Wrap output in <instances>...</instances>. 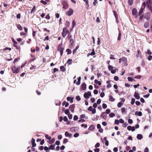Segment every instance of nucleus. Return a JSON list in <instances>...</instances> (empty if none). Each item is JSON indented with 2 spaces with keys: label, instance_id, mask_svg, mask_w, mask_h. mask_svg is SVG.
<instances>
[{
  "label": "nucleus",
  "instance_id": "f257e3e1",
  "mask_svg": "<svg viewBox=\"0 0 152 152\" xmlns=\"http://www.w3.org/2000/svg\"><path fill=\"white\" fill-rule=\"evenodd\" d=\"M69 34V31L66 28L64 27L63 28L62 35L64 38H65L67 34Z\"/></svg>",
  "mask_w": 152,
  "mask_h": 152
},
{
  "label": "nucleus",
  "instance_id": "f03ea898",
  "mask_svg": "<svg viewBox=\"0 0 152 152\" xmlns=\"http://www.w3.org/2000/svg\"><path fill=\"white\" fill-rule=\"evenodd\" d=\"M91 94L90 92H86L84 94V97L86 99H88L89 96H91Z\"/></svg>",
  "mask_w": 152,
  "mask_h": 152
},
{
  "label": "nucleus",
  "instance_id": "7ed1b4c3",
  "mask_svg": "<svg viewBox=\"0 0 152 152\" xmlns=\"http://www.w3.org/2000/svg\"><path fill=\"white\" fill-rule=\"evenodd\" d=\"M12 71L13 73H17L19 72V68H16L15 66H13L12 68Z\"/></svg>",
  "mask_w": 152,
  "mask_h": 152
},
{
  "label": "nucleus",
  "instance_id": "20e7f679",
  "mask_svg": "<svg viewBox=\"0 0 152 152\" xmlns=\"http://www.w3.org/2000/svg\"><path fill=\"white\" fill-rule=\"evenodd\" d=\"M74 12L73 10L71 8L69 9V11L68 12H66V14L69 16H70Z\"/></svg>",
  "mask_w": 152,
  "mask_h": 152
},
{
  "label": "nucleus",
  "instance_id": "39448f33",
  "mask_svg": "<svg viewBox=\"0 0 152 152\" xmlns=\"http://www.w3.org/2000/svg\"><path fill=\"white\" fill-rule=\"evenodd\" d=\"M151 14L150 12H147L146 13L144 16V18L147 20H149L150 18Z\"/></svg>",
  "mask_w": 152,
  "mask_h": 152
},
{
  "label": "nucleus",
  "instance_id": "423d86ee",
  "mask_svg": "<svg viewBox=\"0 0 152 152\" xmlns=\"http://www.w3.org/2000/svg\"><path fill=\"white\" fill-rule=\"evenodd\" d=\"M79 128L77 127H72L70 128V131L72 132H76L78 130Z\"/></svg>",
  "mask_w": 152,
  "mask_h": 152
},
{
  "label": "nucleus",
  "instance_id": "0eeeda50",
  "mask_svg": "<svg viewBox=\"0 0 152 152\" xmlns=\"http://www.w3.org/2000/svg\"><path fill=\"white\" fill-rule=\"evenodd\" d=\"M63 8L64 9H66L68 7V4H67V3L66 1H64L63 3Z\"/></svg>",
  "mask_w": 152,
  "mask_h": 152
},
{
  "label": "nucleus",
  "instance_id": "6e6552de",
  "mask_svg": "<svg viewBox=\"0 0 152 152\" xmlns=\"http://www.w3.org/2000/svg\"><path fill=\"white\" fill-rule=\"evenodd\" d=\"M75 107V105L74 104H72L70 105L69 107V109L72 113L74 112V108Z\"/></svg>",
  "mask_w": 152,
  "mask_h": 152
},
{
  "label": "nucleus",
  "instance_id": "1a4fd4ad",
  "mask_svg": "<svg viewBox=\"0 0 152 152\" xmlns=\"http://www.w3.org/2000/svg\"><path fill=\"white\" fill-rule=\"evenodd\" d=\"M62 44H60L58 45V50L59 51H63L64 48L61 47Z\"/></svg>",
  "mask_w": 152,
  "mask_h": 152
},
{
  "label": "nucleus",
  "instance_id": "9d476101",
  "mask_svg": "<svg viewBox=\"0 0 152 152\" xmlns=\"http://www.w3.org/2000/svg\"><path fill=\"white\" fill-rule=\"evenodd\" d=\"M101 117L104 119H106L107 118V115L105 112H103L102 113Z\"/></svg>",
  "mask_w": 152,
  "mask_h": 152
},
{
  "label": "nucleus",
  "instance_id": "9b49d317",
  "mask_svg": "<svg viewBox=\"0 0 152 152\" xmlns=\"http://www.w3.org/2000/svg\"><path fill=\"white\" fill-rule=\"evenodd\" d=\"M122 61L124 62V65L127 66V59L126 58L124 57H123L122 58Z\"/></svg>",
  "mask_w": 152,
  "mask_h": 152
},
{
  "label": "nucleus",
  "instance_id": "f8f14e48",
  "mask_svg": "<svg viewBox=\"0 0 152 152\" xmlns=\"http://www.w3.org/2000/svg\"><path fill=\"white\" fill-rule=\"evenodd\" d=\"M132 14L134 15H136L137 13V10L136 8H134L132 10Z\"/></svg>",
  "mask_w": 152,
  "mask_h": 152
},
{
  "label": "nucleus",
  "instance_id": "ddd939ff",
  "mask_svg": "<svg viewBox=\"0 0 152 152\" xmlns=\"http://www.w3.org/2000/svg\"><path fill=\"white\" fill-rule=\"evenodd\" d=\"M134 97L137 99H139L140 98V96L138 93L135 92L134 95Z\"/></svg>",
  "mask_w": 152,
  "mask_h": 152
},
{
  "label": "nucleus",
  "instance_id": "4468645a",
  "mask_svg": "<svg viewBox=\"0 0 152 152\" xmlns=\"http://www.w3.org/2000/svg\"><path fill=\"white\" fill-rule=\"evenodd\" d=\"M73 97H72L71 98L69 97H68L67 98V100L68 101H69L70 103H72L73 102Z\"/></svg>",
  "mask_w": 152,
  "mask_h": 152
},
{
  "label": "nucleus",
  "instance_id": "2eb2a0df",
  "mask_svg": "<svg viewBox=\"0 0 152 152\" xmlns=\"http://www.w3.org/2000/svg\"><path fill=\"white\" fill-rule=\"evenodd\" d=\"M65 135L66 137H70L72 134L71 133H69L67 132H66L65 133Z\"/></svg>",
  "mask_w": 152,
  "mask_h": 152
},
{
  "label": "nucleus",
  "instance_id": "dca6fc26",
  "mask_svg": "<svg viewBox=\"0 0 152 152\" xmlns=\"http://www.w3.org/2000/svg\"><path fill=\"white\" fill-rule=\"evenodd\" d=\"M137 138L138 140H141L143 138V136L141 134H138L137 135Z\"/></svg>",
  "mask_w": 152,
  "mask_h": 152
},
{
  "label": "nucleus",
  "instance_id": "f3484780",
  "mask_svg": "<svg viewBox=\"0 0 152 152\" xmlns=\"http://www.w3.org/2000/svg\"><path fill=\"white\" fill-rule=\"evenodd\" d=\"M95 54V53L94 51V50L93 49L92 50V52H91L90 53H89L87 55V56H89L91 55L93 56Z\"/></svg>",
  "mask_w": 152,
  "mask_h": 152
},
{
  "label": "nucleus",
  "instance_id": "a211bd4d",
  "mask_svg": "<svg viewBox=\"0 0 152 152\" xmlns=\"http://www.w3.org/2000/svg\"><path fill=\"white\" fill-rule=\"evenodd\" d=\"M149 25V22H145L144 23V26L145 28H148V27Z\"/></svg>",
  "mask_w": 152,
  "mask_h": 152
},
{
  "label": "nucleus",
  "instance_id": "6ab92c4d",
  "mask_svg": "<svg viewBox=\"0 0 152 152\" xmlns=\"http://www.w3.org/2000/svg\"><path fill=\"white\" fill-rule=\"evenodd\" d=\"M144 8L143 7H141L138 13V15H142V14Z\"/></svg>",
  "mask_w": 152,
  "mask_h": 152
},
{
  "label": "nucleus",
  "instance_id": "aec40b11",
  "mask_svg": "<svg viewBox=\"0 0 152 152\" xmlns=\"http://www.w3.org/2000/svg\"><path fill=\"white\" fill-rule=\"evenodd\" d=\"M86 83H83L82 84V86H81V87L82 88V89L83 90H85L86 88Z\"/></svg>",
  "mask_w": 152,
  "mask_h": 152
},
{
  "label": "nucleus",
  "instance_id": "412c9836",
  "mask_svg": "<svg viewBox=\"0 0 152 152\" xmlns=\"http://www.w3.org/2000/svg\"><path fill=\"white\" fill-rule=\"evenodd\" d=\"M80 118H84L86 119H88V117L87 116H86L84 114L80 116Z\"/></svg>",
  "mask_w": 152,
  "mask_h": 152
},
{
  "label": "nucleus",
  "instance_id": "4be33fe9",
  "mask_svg": "<svg viewBox=\"0 0 152 152\" xmlns=\"http://www.w3.org/2000/svg\"><path fill=\"white\" fill-rule=\"evenodd\" d=\"M62 105H65V107H66L68 106V105H69V104L67 102H66L65 101H64L62 103Z\"/></svg>",
  "mask_w": 152,
  "mask_h": 152
},
{
  "label": "nucleus",
  "instance_id": "5701e85b",
  "mask_svg": "<svg viewBox=\"0 0 152 152\" xmlns=\"http://www.w3.org/2000/svg\"><path fill=\"white\" fill-rule=\"evenodd\" d=\"M94 83L96 84H97L99 86H100L101 85V83L100 81H99L98 80H94Z\"/></svg>",
  "mask_w": 152,
  "mask_h": 152
},
{
  "label": "nucleus",
  "instance_id": "b1692460",
  "mask_svg": "<svg viewBox=\"0 0 152 152\" xmlns=\"http://www.w3.org/2000/svg\"><path fill=\"white\" fill-rule=\"evenodd\" d=\"M80 80H81V77H79L78 78V81L77 82V83H76V84L77 85H79L80 84Z\"/></svg>",
  "mask_w": 152,
  "mask_h": 152
},
{
  "label": "nucleus",
  "instance_id": "393cba45",
  "mask_svg": "<svg viewBox=\"0 0 152 152\" xmlns=\"http://www.w3.org/2000/svg\"><path fill=\"white\" fill-rule=\"evenodd\" d=\"M49 148L50 150H54L55 149V146H54L52 145H50L49 146Z\"/></svg>",
  "mask_w": 152,
  "mask_h": 152
},
{
  "label": "nucleus",
  "instance_id": "a878e982",
  "mask_svg": "<svg viewBox=\"0 0 152 152\" xmlns=\"http://www.w3.org/2000/svg\"><path fill=\"white\" fill-rule=\"evenodd\" d=\"M135 114L136 115H138L139 116H140L142 115V113L140 111L139 112L137 111L135 112Z\"/></svg>",
  "mask_w": 152,
  "mask_h": 152
},
{
  "label": "nucleus",
  "instance_id": "bb28decb",
  "mask_svg": "<svg viewBox=\"0 0 152 152\" xmlns=\"http://www.w3.org/2000/svg\"><path fill=\"white\" fill-rule=\"evenodd\" d=\"M115 100V99L113 98V97L112 96H110V98L109 99V100L111 102H113L114 100Z\"/></svg>",
  "mask_w": 152,
  "mask_h": 152
},
{
  "label": "nucleus",
  "instance_id": "cd10ccee",
  "mask_svg": "<svg viewBox=\"0 0 152 152\" xmlns=\"http://www.w3.org/2000/svg\"><path fill=\"white\" fill-rule=\"evenodd\" d=\"M72 59H69L67 61V63L69 65H71L72 64Z\"/></svg>",
  "mask_w": 152,
  "mask_h": 152
},
{
  "label": "nucleus",
  "instance_id": "c85d7f7f",
  "mask_svg": "<svg viewBox=\"0 0 152 152\" xmlns=\"http://www.w3.org/2000/svg\"><path fill=\"white\" fill-rule=\"evenodd\" d=\"M69 42L70 44V46H72V47L73 44V42H74V41L72 39H70V40H69Z\"/></svg>",
  "mask_w": 152,
  "mask_h": 152
},
{
  "label": "nucleus",
  "instance_id": "c756f323",
  "mask_svg": "<svg viewBox=\"0 0 152 152\" xmlns=\"http://www.w3.org/2000/svg\"><path fill=\"white\" fill-rule=\"evenodd\" d=\"M66 51L68 55L72 53V51L69 49H67L66 50Z\"/></svg>",
  "mask_w": 152,
  "mask_h": 152
},
{
  "label": "nucleus",
  "instance_id": "7c9ffc66",
  "mask_svg": "<svg viewBox=\"0 0 152 152\" xmlns=\"http://www.w3.org/2000/svg\"><path fill=\"white\" fill-rule=\"evenodd\" d=\"M60 69L63 72H64L66 71V69L64 66H62L60 67Z\"/></svg>",
  "mask_w": 152,
  "mask_h": 152
},
{
  "label": "nucleus",
  "instance_id": "2f4dec72",
  "mask_svg": "<svg viewBox=\"0 0 152 152\" xmlns=\"http://www.w3.org/2000/svg\"><path fill=\"white\" fill-rule=\"evenodd\" d=\"M128 3L129 5L131 6L133 3V0H128Z\"/></svg>",
  "mask_w": 152,
  "mask_h": 152
},
{
  "label": "nucleus",
  "instance_id": "473e14b6",
  "mask_svg": "<svg viewBox=\"0 0 152 152\" xmlns=\"http://www.w3.org/2000/svg\"><path fill=\"white\" fill-rule=\"evenodd\" d=\"M17 28L20 31H22L23 30L22 27L20 25H18Z\"/></svg>",
  "mask_w": 152,
  "mask_h": 152
},
{
  "label": "nucleus",
  "instance_id": "72a5a7b5",
  "mask_svg": "<svg viewBox=\"0 0 152 152\" xmlns=\"http://www.w3.org/2000/svg\"><path fill=\"white\" fill-rule=\"evenodd\" d=\"M64 112L67 115H68L70 114L69 111L68 109L64 111Z\"/></svg>",
  "mask_w": 152,
  "mask_h": 152
},
{
  "label": "nucleus",
  "instance_id": "f704fd0d",
  "mask_svg": "<svg viewBox=\"0 0 152 152\" xmlns=\"http://www.w3.org/2000/svg\"><path fill=\"white\" fill-rule=\"evenodd\" d=\"M94 129V127L93 125H92L91 126H90L88 129L89 130H93Z\"/></svg>",
  "mask_w": 152,
  "mask_h": 152
},
{
  "label": "nucleus",
  "instance_id": "c9c22d12",
  "mask_svg": "<svg viewBox=\"0 0 152 152\" xmlns=\"http://www.w3.org/2000/svg\"><path fill=\"white\" fill-rule=\"evenodd\" d=\"M115 115V114L114 113H110L109 115V116L110 117H111V118L113 117Z\"/></svg>",
  "mask_w": 152,
  "mask_h": 152
},
{
  "label": "nucleus",
  "instance_id": "e433bc0d",
  "mask_svg": "<svg viewBox=\"0 0 152 152\" xmlns=\"http://www.w3.org/2000/svg\"><path fill=\"white\" fill-rule=\"evenodd\" d=\"M49 148L47 146H45L44 148V149L45 150L46 152H49Z\"/></svg>",
  "mask_w": 152,
  "mask_h": 152
},
{
  "label": "nucleus",
  "instance_id": "4c0bfd02",
  "mask_svg": "<svg viewBox=\"0 0 152 152\" xmlns=\"http://www.w3.org/2000/svg\"><path fill=\"white\" fill-rule=\"evenodd\" d=\"M69 22L68 21H66V26L67 27H68L69 26Z\"/></svg>",
  "mask_w": 152,
  "mask_h": 152
},
{
  "label": "nucleus",
  "instance_id": "58836bf2",
  "mask_svg": "<svg viewBox=\"0 0 152 152\" xmlns=\"http://www.w3.org/2000/svg\"><path fill=\"white\" fill-rule=\"evenodd\" d=\"M78 119V118L77 115H75L74 116V117H73V120L74 121H77V120Z\"/></svg>",
  "mask_w": 152,
  "mask_h": 152
},
{
  "label": "nucleus",
  "instance_id": "ea45409f",
  "mask_svg": "<svg viewBox=\"0 0 152 152\" xmlns=\"http://www.w3.org/2000/svg\"><path fill=\"white\" fill-rule=\"evenodd\" d=\"M135 99L134 98L132 99V101L131 102V103L132 104H133L135 102Z\"/></svg>",
  "mask_w": 152,
  "mask_h": 152
},
{
  "label": "nucleus",
  "instance_id": "a19ab883",
  "mask_svg": "<svg viewBox=\"0 0 152 152\" xmlns=\"http://www.w3.org/2000/svg\"><path fill=\"white\" fill-rule=\"evenodd\" d=\"M45 137L47 139H48V140H50L51 139V137L49 136L47 134L45 135Z\"/></svg>",
  "mask_w": 152,
  "mask_h": 152
},
{
  "label": "nucleus",
  "instance_id": "79ce46f5",
  "mask_svg": "<svg viewBox=\"0 0 152 152\" xmlns=\"http://www.w3.org/2000/svg\"><path fill=\"white\" fill-rule=\"evenodd\" d=\"M72 28H74L76 26V23H75V21L74 20L72 21Z\"/></svg>",
  "mask_w": 152,
  "mask_h": 152
},
{
  "label": "nucleus",
  "instance_id": "37998d69",
  "mask_svg": "<svg viewBox=\"0 0 152 152\" xmlns=\"http://www.w3.org/2000/svg\"><path fill=\"white\" fill-rule=\"evenodd\" d=\"M145 6H146V3L145 1H144L143 3L142 4L141 7H143V8L145 9Z\"/></svg>",
  "mask_w": 152,
  "mask_h": 152
},
{
  "label": "nucleus",
  "instance_id": "c03bdc74",
  "mask_svg": "<svg viewBox=\"0 0 152 152\" xmlns=\"http://www.w3.org/2000/svg\"><path fill=\"white\" fill-rule=\"evenodd\" d=\"M137 57L141 56L140 52L139 50L137 51Z\"/></svg>",
  "mask_w": 152,
  "mask_h": 152
},
{
  "label": "nucleus",
  "instance_id": "a18cd8bd",
  "mask_svg": "<svg viewBox=\"0 0 152 152\" xmlns=\"http://www.w3.org/2000/svg\"><path fill=\"white\" fill-rule=\"evenodd\" d=\"M102 106L104 109H105L107 107V105L105 103H103L102 105Z\"/></svg>",
  "mask_w": 152,
  "mask_h": 152
},
{
  "label": "nucleus",
  "instance_id": "49530a36",
  "mask_svg": "<svg viewBox=\"0 0 152 152\" xmlns=\"http://www.w3.org/2000/svg\"><path fill=\"white\" fill-rule=\"evenodd\" d=\"M110 109H107L106 110V114H108L110 113Z\"/></svg>",
  "mask_w": 152,
  "mask_h": 152
},
{
  "label": "nucleus",
  "instance_id": "de8ad7c7",
  "mask_svg": "<svg viewBox=\"0 0 152 152\" xmlns=\"http://www.w3.org/2000/svg\"><path fill=\"white\" fill-rule=\"evenodd\" d=\"M36 7L35 6H34L32 9L31 10V14L35 10Z\"/></svg>",
  "mask_w": 152,
  "mask_h": 152
},
{
  "label": "nucleus",
  "instance_id": "09e8293b",
  "mask_svg": "<svg viewBox=\"0 0 152 152\" xmlns=\"http://www.w3.org/2000/svg\"><path fill=\"white\" fill-rule=\"evenodd\" d=\"M97 0H94V1L93 3V4L94 6H96L97 5Z\"/></svg>",
  "mask_w": 152,
  "mask_h": 152
},
{
  "label": "nucleus",
  "instance_id": "8fccbe9b",
  "mask_svg": "<svg viewBox=\"0 0 152 152\" xmlns=\"http://www.w3.org/2000/svg\"><path fill=\"white\" fill-rule=\"evenodd\" d=\"M121 33H119L118 34V40H120L121 39Z\"/></svg>",
  "mask_w": 152,
  "mask_h": 152
},
{
  "label": "nucleus",
  "instance_id": "3c124183",
  "mask_svg": "<svg viewBox=\"0 0 152 152\" xmlns=\"http://www.w3.org/2000/svg\"><path fill=\"white\" fill-rule=\"evenodd\" d=\"M76 99L78 101H79L81 99H80V96H76Z\"/></svg>",
  "mask_w": 152,
  "mask_h": 152
},
{
  "label": "nucleus",
  "instance_id": "603ef678",
  "mask_svg": "<svg viewBox=\"0 0 152 152\" xmlns=\"http://www.w3.org/2000/svg\"><path fill=\"white\" fill-rule=\"evenodd\" d=\"M40 2L44 4V5H46L47 4V3L46 1L42 0L40 1Z\"/></svg>",
  "mask_w": 152,
  "mask_h": 152
},
{
  "label": "nucleus",
  "instance_id": "864d4df0",
  "mask_svg": "<svg viewBox=\"0 0 152 152\" xmlns=\"http://www.w3.org/2000/svg\"><path fill=\"white\" fill-rule=\"evenodd\" d=\"M122 104V103L121 102L118 103L117 104L118 107L119 108L121 107Z\"/></svg>",
  "mask_w": 152,
  "mask_h": 152
},
{
  "label": "nucleus",
  "instance_id": "5fc2aeb1",
  "mask_svg": "<svg viewBox=\"0 0 152 152\" xmlns=\"http://www.w3.org/2000/svg\"><path fill=\"white\" fill-rule=\"evenodd\" d=\"M79 135V134L78 133H75L74 135V137H77Z\"/></svg>",
  "mask_w": 152,
  "mask_h": 152
},
{
  "label": "nucleus",
  "instance_id": "6e6d98bb",
  "mask_svg": "<svg viewBox=\"0 0 152 152\" xmlns=\"http://www.w3.org/2000/svg\"><path fill=\"white\" fill-rule=\"evenodd\" d=\"M68 141V140H67V139L66 138H65L64 139V140H63V143H64V144H65Z\"/></svg>",
  "mask_w": 152,
  "mask_h": 152
},
{
  "label": "nucleus",
  "instance_id": "4d7b16f0",
  "mask_svg": "<svg viewBox=\"0 0 152 152\" xmlns=\"http://www.w3.org/2000/svg\"><path fill=\"white\" fill-rule=\"evenodd\" d=\"M146 53L148 55H151V54L152 53L149 50H148L146 52Z\"/></svg>",
  "mask_w": 152,
  "mask_h": 152
},
{
  "label": "nucleus",
  "instance_id": "13d9d810",
  "mask_svg": "<svg viewBox=\"0 0 152 152\" xmlns=\"http://www.w3.org/2000/svg\"><path fill=\"white\" fill-rule=\"evenodd\" d=\"M68 117L69 119H72V114H70L68 115Z\"/></svg>",
  "mask_w": 152,
  "mask_h": 152
},
{
  "label": "nucleus",
  "instance_id": "bf43d9fd",
  "mask_svg": "<svg viewBox=\"0 0 152 152\" xmlns=\"http://www.w3.org/2000/svg\"><path fill=\"white\" fill-rule=\"evenodd\" d=\"M12 39L14 45H16L17 44V42L14 39L12 38Z\"/></svg>",
  "mask_w": 152,
  "mask_h": 152
},
{
  "label": "nucleus",
  "instance_id": "052dcab7",
  "mask_svg": "<svg viewBox=\"0 0 152 152\" xmlns=\"http://www.w3.org/2000/svg\"><path fill=\"white\" fill-rule=\"evenodd\" d=\"M101 102V100L100 99H99L97 101L96 103L97 104H100Z\"/></svg>",
  "mask_w": 152,
  "mask_h": 152
},
{
  "label": "nucleus",
  "instance_id": "680f3d73",
  "mask_svg": "<svg viewBox=\"0 0 152 152\" xmlns=\"http://www.w3.org/2000/svg\"><path fill=\"white\" fill-rule=\"evenodd\" d=\"M115 123L116 124H118L119 123V121L117 119L115 120Z\"/></svg>",
  "mask_w": 152,
  "mask_h": 152
},
{
  "label": "nucleus",
  "instance_id": "e2e57ef3",
  "mask_svg": "<svg viewBox=\"0 0 152 152\" xmlns=\"http://www.w3.org/2000/svg\"><path fill=\"white\" fill-rule=\"evenodd\" d=\"M121 111L122 113H124L126 111V110L125 108L123 107L121 109Z\"/></svg>",
  "mask_w": 152,
  "mask_h": 152
},
{
  "label": "nucleus",
  "instance_id": "0e129e2a",
  "mask_svg": "<svg viewBox=\"0 0 152 152\" xmlns=\"http://www.w3.org/2000/svg\"><path fill=\"white\" fill-rule=\"evenodd\" d=\"M135 104L137 106H139L140 105V103L139 101H136L135 102Z\"/></svg>",
  "mask_w": 152,
  "mask_h": 152
},
{
  "label": "nucleus",
  "instance_id": "69168bd1",
  "mask_svg": "<svg viewBox=\"0 0 152 152\" xmlns=\"http://www.w3.org/2000/svg\"><path fill=\"white\" fill-rule=\"evenodd\" d=\"M128 81H132L133 80V79L130 77H128L127 78Z\"/></svg>",
  "mask_w": 152,
  "mask_h": 152
},
{
  "label": "nucleus",
  "instance_id": "338daca9",
  "mask_svg": "<svg viewBox=\"0 0 152 152\" xmlns=\"http://www.w3.org/2000/svg\"><path fill=\"white\" fill-rule=\"evenodd\" d=\"M128 122L129 124H132L133 123V121L132 119H129L128 120Z\"/></svg>",
  "mask_w": 152,
  "mask_h": 152
},
{
  "label": "nucleus",
  "instance_id": "774afa93",
  "mask_svg": "<svg viewBox=\"0 0 152 152\" xmlns=\"http://www.w3.org/2000/svg\"><path fill=\"white\" fill-rule=\"evenodd\" d=\"M100 146V144L99 143H97L95 145V147L96 148H97L98 147Z\"/></svg>",
  "mask_w": 152,
  "mask_h": 152
}]
</instances>
